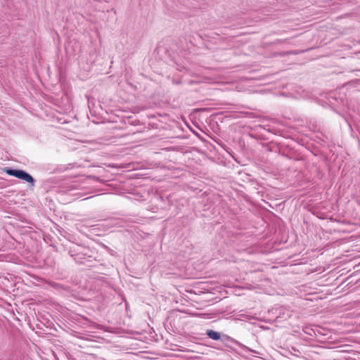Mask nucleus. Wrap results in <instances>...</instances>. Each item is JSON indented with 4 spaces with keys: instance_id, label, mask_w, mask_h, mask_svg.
Segmentation results:
<instances>
[{
    "instance_id": "obj_12",
    "label": "nucleus",
    "mask_w": 360,
    "mask_h": 360,
    "mask_svg": "<svg viewBox=\"0 0 360 360\" xmlns=\"http://www.w3.org/2000/svg\"><path fill=\"white\" fill-rule=\"evenodd\" d=\"M86 97L87 101H88V108H90V96H88V95H86Z\"/></svg>"
},
{
    "instance_id": "obj_2",
    "label": "nucleus",
    "mask_w": 360,
    "mask_h": 360,
    "mask_svg": "<svg viewBox=\"0 0 360 360\" xmlns=\"http://www.w3.org/2000/svg\"><path fill=\"white\" fill-rule=\"evenodd\" d=\"M226 347L229 348H233L232 345H236L243 349H246L247 347L243 345L242 343L239 342L236 340L231 338L230 336L223 334L222 338L220 340Z\"/></svg>"
},
{
    "instance_id": "obj_14",
    "label": "nucleus",
    "mask_w": 360,
    "mask_h": 360,
    "mask_svg": "<svg viewBox=\"0 0 360 360\" xmlns=\"http://www.w3.org/2000/svg\"><path fill=\"white\" fill-rule=\"evenodd\" d=\"M103 307H104V304H102L101 305H100V306H98V309L99 311H101V310H102V309L103 308Z\"/></svg>"
},
{
    "instance_id": "obj_18",
    "label": "nucleus",
    "mask_w": 360,
    "mask_h": 360,
    "mask_svg": "<svg viewBox=\"0 0 360 360\" xmlns=\"http://www.w3.org/2000/svg\"><path fill=\"white\" fill-rule=\"evenodd\" d=\"M276 41H278V42H281V41H282V40H281V39H278V40H276Z\"/></svg>"
},
{
    "instance_id": "obj_1",
    "label": "nucleus",
    "mask_w": 360,
    "mask_h": 360,
    "mask_svg": "<svg viewBox=\"0 0 360 360\" xmlns=\"http://www.w3.org/2000/svg\"><path fill=\"white\" fill-rule=\"evenodd\" d=\"M3 172L9 176H14L28 183L30 187H34L35 185L36 181L34 177L23 169L4 167Z\"/></svg>"
},
{
    "instance_id": "obj_16",
    "label": "nucleus",
    "mask_w": 360,
    "mask_h": 360,
    "mask_svg": "<svg viewBox=\"0 0 360 360\" xmlns=\"http://www.w3.org/2000/svg\"><path fill=\"white\" fill-rule=\"evenodd\" d=\"M99 140H101V141H108V139H100Z\"/></svg>"
},
{
    "instance_id": "obj_6",
    "label": "nucleus",
    "mask_w": 360,
    "mask_h": 360,
    "mask_svg": "<svg viewBox=\"0 0 360 360\" xmlns=\"http://www.w3.org/2000/svg\"><path fill=\"white\" fill-rule=\"evenodd\" d=\"M94 225H91V240H93V241H97V240H96V238H94L93 237V235H95L96 236H98V234L96 233V230H97V229L94 228Z\"/></svg>"
},
{
    "instance_id": "obj_7",
    "label": "nucleus",
    "mask_w": 360,
    "mask_h": 360,
    "mask_svg": "<svg viewBox=\"0 0 360 360\" xmlns=\"http://www.w3.org/2000/svg\"><path fill=\"white\" fill-rule=\"evenodd\" d=\"M95 273L96 272L94 271L93 274H91V280L94 279V280L102 281L103 278H104L103 276H99V275H96Z\"/></svg>"
},
{
    "instance_id": "obj_21",
    "label": "nucleus",
    "mask_w": 360,
    "mask_h": 360,
    "mask_svg": "<svg viewBox=\"0 0 360 360\" xmlns=\"http://www.w3.org/2000/svg\"><path fill=\"white\" fill-rule=\"evenodd\" d=\"M196 135H197L199 138H200V134H197V133H196Z\"/></svg>"
},
{
    "instance_id": "obj_9",
    "label": "nucleus",
    "mask_w": 360,
    "mask_h": 360,
    "mask_svg": "<svg viewBox=\"0 0 360 360\" xmlns=\"http://www.w3.org/2000/svg\"><path fill=\"white\" fill-rule=\"evenodd\" d=\"M91 333H96L95 330H94L95 328H101V326L100 325H98L96 324V323L93 322L91 321Z\"/></svg>"
},
{
    "instance_id": "obj_4",
    "label": "nucleus",
    "mask_w": 360,
    "mask_h": 360,
    "mask_svg": "<svg viewBox=\"0 0 360 360\" xmlns=\"http://www.w3.org/2000/svg\"><path fill=\"white\" fill-rule=\"evenodd\" d=\"M205 335L213 340H221L222 338V333L212 329L206 330Z\"/></svg>"
},
{
    "instance_id": "obj_11",
    "label": "nucleus",
    "mask_w": 360,
    "mask_h": 360,
    "mask_svg": "<svg viewBox=\"0 0 360 360\" xmlns=\"http://www.w3.org/2000/svg\"><path fill=\"white\" fill-rule=\"evenodd\" d=\"M103 189L102 188H91V193H98V192H100V191H103Z\"/></svg>"
},
{
    "instance_id": "obj_17",
    "label": "nucleus",
    "mask_w": 360,
    "mask_h": 360,
    "mask_svg": "<svg viewBox=\"0 0 360 360\" xmlns=\"http://www.w3.org/2000/svg\"><path fill=\"white\" fill-rule=\"evenodd\" d=\"M100 297L103 298L102 295H100V296L98 297V301H99Z\"/></svg>"
},
{
    "instance_id": "obj_22",
    "label": "nucleus",
    "mask_w": 360,
    "mask_h": 360,
    "mask_svg": "<svg viewBox=\"0 0 360 360\" xmlns=\"http://www.w3.org/2000/svg\"><path fill=\"white\" fill-rule=\"evenodd\" d=\"M99 55H100V56H101V51H99Z\"/></svg>"
},
{
    "instance_id": "obj_13",
    "label": "nucleus",
    "mask_w": 360,
    "mask_h": 360,
    "mask_svg": "<svg viewBox=\"0 0 360 360\" xmlns=\"http://www.w3.org/2000/svg\"><path fill=\"white\" fill-rule=\"evenodd\" d=\"M97 143V142H96V141H92V140H91V146H92L93 145H94L95 143ZM95 149H96V148H92V147H91V150H95Z\"/></svg>"
},
{
    "instance_id": "obj_19",
    "label": "nucleus",
    "mask_w": 360,
    "mask_h": 360,
    "mask_svg": "<svg viewBox=\"0 0 360 360\" xmlns=\"http://www.w3.org/2000/svg\"><path fill=\"white\" fill-rule=\"evenodd\" d=\"M96 195H98V194H96L94 195H91V198H92L93 197L96 196Z\"/></svg>"
},
{
    "instance_id": "obj_5",
    "label": "nucleus",
    "mask_w": 360,
    "mask_h": 360,
    "mask_svg": "<svg viewBox=\"0 0 360 360\" xmlns=\"http://www.w3.org/2000/svg\"><path fill=\"white\" fill-rule=\"evenodd\" d=\"M295 52L293 51H281V52H279L277 53L278 56H288V55H290V54H295Z\"/></svg>"
},
{
    "instance_id": "obj_20",
    "label": "nucleus",
    "mask_w": 360,
    "mask_h": 360,
    "mask_svg": "<svg viewBox=\"0 0 360 360\" xmlns=\"http://www.w3.org/2000/svg\"><path fill=\"white\" fill-rule=\"evenodd\" d=\"M99 144H104L103 142H98Z\"/></svg>"
},
{
    "instance_id": "obj_8",
    "label": "nucleus",
    "mask_w": 360,
    "mask_h": 360,
    "mask_svg": "<svg viewBox=\"0 0 360 360\" xmlns=\"http://www.w3.org/2000/svg\"><path fill=\"white\" fill-rule=\"evenodd\" d=\"M91 167H95V168H97L98 169V171L96 172L98 174H101L103 172H105V168L102 167H98V166H96L94 165H91Z\"/></svg>"
},
{
    "instance_id": "obj_15",
    "label": "nucleus",
    "mask_w": 360,
    "mask_h": 360,
    "mask_svg": "<svg viewBox=\"0 0 360 360\" xmlns=\"http://www.w3.org/2000/svg\"><path fill=\"white\" fill-rule=\"evenodd\" d=\"M94 359H96V356H94V355L91 354V360H94Z\"/></svg>"
},
{
    "instance_id": "obj_3",
    "label": "nucleus",
    "mask_w": 360,
    "mask_h": 360,
    "mask_svg": "<svg viewBox=\"0 0 360 360\" xmlns=\"http://www.w3.org/2000/svg\"><path fill=\"white\" fill-rule=\"evenodd\" d=\"M89 255H87L86 252H79L76 254L75 260L77 263L84 264L89 262Z\"/></svg>"
},
{
    "instance_id": "obj_10",
    "label": "nucleus",
    "mask_w": 360,
    "mask_h": 360,
    "mask_svg": "<svg viewBox=\"0 0 360 360\" xmlns=\"http://www.w3.org/2000/svg\"><path fill=\"white\" fill-rule=\"evenodd\" d=\"M91 180H94V181H100V182H102L103 184L104 183V181L100 179L99 177H98V176H96L95 175H91Z\"/></svg>"
}]
</instances>
